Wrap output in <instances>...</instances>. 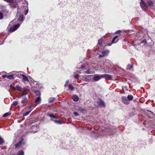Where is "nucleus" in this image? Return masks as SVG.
Wrapping results in <instances>:
<instances>
[{
  "label": "nucleus",
  "instance_id": "f257e3e1",
  "mask_svg": "<svg viewBox=\"0 0 155 155\" xmlns=\"http://www.w3.org/2000/svg\"><path fill=\"white\" fill-rule=\"evenodd\" d=\"M141 2H140V5L141 7V8L144 11H145L146 10L143 8V7L142 6V5H143L144 6L146 7H152L153 6L154 3L153 1L152 0H149L147 2V3H146L144 2L143 0H140Z\"/></svg>",
  "mask_w": 155,
  "mask_h": 155
},
{
  "label": "nucleus",
  "instance_id": "f03ea898",
  "mask_svg": "<svg viewBox=\"0 0 155 155\" xmlns=\"http://www.w3.org/2000/svg\"><path fill=\"white\" fill-rule=\"evenodd\" d=\"M14 91L17 90L18 91H21L22 93V95L23 96L27 94L28 91V90L26 88H23L21 89V88H11Z\"/></svg>",
  "mask_w": 155,
  "mask_h": 155
},
{
  "label": "nucleus",
  "instance_id": "7ed1b4c3",
  "mask_svg": "<svg viewBox=\"0 0 155 155\" xmlns=\"http://www.w3.org/2000/svg\"><path fill=\"white\" fill-rule=\"evenodd\" d=\"M20 25V24L18 23L17 25L11 26L10 27L8 31L11 32L15 31L19 27Z\"/></svg>",
  "mask_w": 155,
  "mask_h": 155
},
{
  "label": "nucleus",
  "instance_id": "20e7f679",
  "mask_svg": "<svg viewBox=\"0 0 155 155\" xmlns=\"http://www.w3.org/2000/svg\"><path fill=\"white\" fill-rule=\"evenodd\" d=\"M102 78V75L95 74L93 76L92 80L94 81H97Z\"/></svg>",
  "mask_w": 155,
  "mask_h": 155
},
{
  "label": "nucleus",
  "instance_id": "39448f33",
  "mask_svg": "<svg viewBox=\"0 0 155 155\" xmlns=\"http://www.w3.org/2000/svg\"><path fill=\"white\" fill-rule=\"evenodd\" d=\"M98 105L101 107H105V104L103 100L101 98L98 99V101L97 102Z\"/></svg>",
  "mask_w": 155,
  "mask_h": 155
},
{
  "label": "nucleus",
  "instance_id": "423d86ee",
  "mask_svg": "<svg viewBox=\"0 0 155 155\" xmlns=\"http://www.w3.org/2000/svg\"><path fill=\"white\" fill-rule=\"evenodd\" d=\"M121 99L122 102L125 104L128 105L130 103L129 101L128 100L127 98L125 96L122 97Z\"/></svg>",
  "mask_w": 155,
  "mask_h": 155
},
{
  "label": "nucleus",
  "instance_id": "0eeeda50",
  "mask_svg": "<svg viewBox=\"0 0 155 155\" xmlns=\"http://www.w3.org/2000/svg\"><path fill=\"white\" fill-rule=\"evenodd\" d=\"M109 53V50H107L104 51H103L101 52V54L99 55V56L100 57H105L108 55V54Z\"/></svg>",
  "mask_w": 155,
  "mask_h": 155
},
{
  "label": "nucleus",
  "instance_id": "6e6552de",
  "mask_svg": "<svg viewBox=\"0 0 155 155\" xmlns=\"http://www.w3.org/2000/svg\"><path fill=\"white\" fill-rule=\"evenodd\" d=\"M23 139H22L21 140L19 141L15 145V149H18L20 147L23 142Z\"/></svg>",
  "mask_w": 155,
  "mask_h": 155
},
{
  "label": "nucleus",
  "instance_id": "1a4fd4ad",
  "mask_svg": "<svg viewBox=\"0 0 155 155\" xmlns=\"http://www.w3.org/2000/svg\"><path fill=\"white\" fill-rule=\"evenodd\" d=\"M91 76L90 75L87 76L86 75H83L80 76V78L83 80L87 81L88 80L89 77Z\"/></svg>",
  "mask_w": 155,
  "mask_h": 155
},
{
  "label": "nucleus",
  "instance_id": "9d476101",
  "mask_svg": "<svg viewBox=\"0 0 155 155\" xmlns=\"http://www.w3.org/2000/svg\"><path fill=\"white\" fill-rule=\"evenodd\" d=\"M21 75L22 77V80L24 82H28L29 81L28 79L27 76L23 74H21Z\"/></svg>",
  "mask_w": 155,
  "mask_h": 155
},
{
  "label": "nucleus",
  "instance_id": "9b49d317",
  "mask_svg": "<svg viewBox=\"0 0 155 155\" xmlns=\"http://www.w3.org/2000/svg\"><path fill=\"white\" fill-rule=\"evenodd\" d=\"M102 78H107L109 79H111L113 76L112 75H110L107 74H104L102 75Z\"/></svg>",
  "mask_w": 155,
  "mask_h": 155
},
{
  "label": "nucleus",
  "instance_id": "f8f14e48",
  "mask_svg": "<svg viewBox=\"0 0 155 155\" xmlns=\"http://www.w3.org/2000/svg\"><path fill=\"white\" fill-rule=\"evenodd\" d=\"M118 41V36H115L113 39L111 41L112 44H114L117 43Z\"/></svg>",
  "mask_w": 155,
  "mask_h": 155
},
{
  "label": "nucleus",
  "instance_id": "ddd939ff",
  "mask_svg": "<svg viewBox=\"0 0 155 155\" xmlns=\"http://www.w3.org/2000/svg\"><path fill=\"white\" fill-rule=\"evenodd\" d=\"M41 97H37L35 101V102L37 104H39L41 102Z\"/></svg>",
  "mask_w": 155,
  "mask_h": 155
},
{
  "label": "nucleus",
  "instance_id": "4468645a",
  "mask_svg": "<svg viewBox=\"0 0 155 155\" xmlns=\"http://www.w3.org/2000/svg\"><path fill=\"white\" fill-rule=\"evenodd\" d=\"M28 99L27 97H23L22 99L21 103L22 104H24L28 101Z\"/></svg>",
  "mask_w": 155,
  "mask_h": 155
},
{
  "label": "nucleus",
  "instance_id": "2eb2a0df",
  "mask_svg": "<svg viewBox=\"0 0 155 155\" xmlns=\"http://www.w3.org/2000/svg\"><path fill=\"white\" fill-rule=\"evenodd\" d=\"M98 44L100 46H101L102 48H103V46L104 44V42L102 39H100L98 40Z\"/></svg>",
  "mask_w": 155,
  "mask_h": 155
},
{
  "label": "nucleus",
  "instance_id": "dca6fc26",
  "mask_svg": "<svg viewBox=\"0 0 155 155\" xmlns=\"http://www.w3.org/2000/svg\"><path fill=\"white\" fill-rule=\"evenodd\" d=\"M24 20V16L23 15H20L18 18V21L21 22V23Z\"/></svg>",
  "mask_w": 155,
  "mask_h": 155
},
{
  "label": "nucleus",
  "instance_id": "f3484780",
  "mask_svg": "<svg viewBox=\"0 0 155 155\" xmlns=\"http://www.w3.org/2000/svg\"><path fill=\"white\" fill-rule=\"evenodd\" d=\"M72 98L73 100L75 102H77L79 100V98L76 95H73L72 97Z\"/></svg>",
  "mask_w": 155,
  "mask_h": 155
},
{
  "label": "nucleus",
  "instance_id": "a211bd4d",
  "mask_svg": "<svg viewBox=\"0 0 155 155\" xmlns=\"http://www.w3.org/2000/svg\"><path fill=\"white\" fill-rule=\"evenodd\" d=\"M47 116L50 117L51 118H54V119H58V117L55 116L54 115V114L53 113H51V114H48Z\"/></svg>",
  "mask_w": 155,
  "mask_h": 155
},
{
  "label": "nucleus",
  "instance_id": "6ab92c4d",
  "mask_svg": "<svg viewBox=\"0 0 155 155\" xmlns=\"http://www.w3.org/2000/svg\"><path fill=\"white\" fill-rule=\"evenodd\" d=\"M34 92L35 94L38 97H40L41 95V94L40 92L38 90H35Z\"/></svg>",
  "mask_w": 155,
  "mask_h": 155
},
{
  "label": "nucleus",
  "instance_id": "aec40b11",
  "mask_svg": "<svg viewBox=\"0 0 155 155\" xmlns=\"http://www.w3.org/2000/svg\"><path fill=\"white\" fill-rule=\"evenodd\" d=\"M24 152L22 150L19 151L17 153V155H24Z\"/></svg>",
  "mask_w": 155,
  "mask_h": 155
},
{
  "label": "nucleus",
  "instance_id": "412c9836",
  "mask_svg": "<svg viewBox=\"0 0 155 155\" xmlns=\"http://www.w3.org/2000/svg\"><path fill=\"white\" fill-rule=\"evenodd\" d=\"M127 98L128 99V100L130 102V101H131L133 99V96H132L131 95H129L127 96Z\"/></svg>",
  "mask_w": 155,
  "mask_h": 155
},
{
  "label": "nucleus",
  "instance_id": "4be33fe9",
  "mask_svg": "<svg viewBox=\"0 0 155 155\" xmlns=\"http://www.w3.org/2000/svg\"><path fill=\"white\" fill-rule=\"evenodd\" d=\"M133 67V65L132 64H128L127 66V67L126 69L127 70H130Z\"/></svg>",
  "mask_w": 155,
  "mask_h": 155
},
{
  "label": "nucleus",
  "instance_id": "5701e85b",
  "mask_svg": "<svg viewBox=\"0 0 155 155\" xmlns=\"http://www.w3.org/2000/svg\"><path fill=\"white\" fill-rule=\"evenodd\" d=\"M55 100L54 98L53 97H50L49 98L48 102L49 103H51L53 102Z\"/></svg>",
  "mask_w": 155,
  "mask_h": 155
},
{
  "label": "nucleus",
  "instance_id": "b1692460",
  "mask_svg": "<svg viewBox=\"0 0 155 155\" xmlns=\"http://www.w3.org/2000/svg\"><path fill=\"white\" fill-rule=\"evenodd\" d=\"M33 84L35 85L34 87H37L39 86V83L37 81H34L33 82Z\"/></svg>",
  "mask_w": 155,
  "mask_h": 155
},
{
  "label": "nucleus",
  "instance_id": "393cba45",
  "mask_svg": "<svg viewBox=\"0 0 155 155\" xmlns=\"http://www.w3.org/2000/svg\"><path fill=\"white\" fill-rule=\"evenodd\" d=\"M33 109V108H32V109L28 111H27V112H26L25 113L24 115H23V116H27L28 115L29 113L31 112V111Z\"/></svg>",
  "mask_w": 155,
  "mask_h": 155
},
{
  "label": "nucleus",
  "instance_id": "a878e982",
  "mask_svg": "<svg viewBox=\"0 0 155 155\" xmlns=\"http://www.w3.org/2000/svg\"><path fill=\"white\" fill-rule=\"evenodd\" d=\"M7 78L8 79H14L13 78V74H10L7 77Z\"/></svg>",
  "mask_w": 155,
  "mask_h": 155
},
{
  "label": "nucleus",
  "instance_id": "bb28decb",
  "mask_svg": "<svg viewBox=\"0 0 155 155\" xmlns=\"http://www.w3.org/2000/svg\"><path fill=\"white\" fill-rule=\"evenodd\" d=\"M54 121L56 123L58 124H61L62 123V122L61 120H54Z\"/></svg>",
  "mask_w": 155,
  "mask_h": 155
},
{
  "label": "nucleus",
  "instance_id": "cd10ccee",
  "mask_svg": "<svg viewBox=\"0 0 155 155\" xmlns=\"http://www.w3.org/2000/svg\"><path fill=\"white\" fill-rule=\"evenodd\" d=\"M11 113L10 112H7L4 114L3 115L2 117H5L8 116H9L11 115Z\"/></svg>",
  "mask_w": 155,
  "mask_h": 155
},
{
  "label": "nucleus",
  "instance_id": "c85d7f7f",
  "mask_svg": "<svg viewBox=\"0 0 155 155\" xmlns=\"http://www.w3.org/2000/svg\"><path fill=\"white\" fill-rule=\"evenodd\" d=\"M4 141L2 138L0 136V145H2L4 143Z\"/></svg>",
  "mask_w": 155,
  "mask_h": 155
},
{
  "label": "nucleus",
  "instance_id": "c756f323",
  "mask_svg": "<svg viewBox=\"0 0 155 155\" xmlns=\"http://www.w3.org/2000/svg\"><path fill=\"white\" fill-rule=\"evenodd\" d=\"M84 73L87 74H91L92 73L90 71L89 69H88L86 71H84Z\"/></svg>",
  "mask_w": 155,
  "mask_h": 155
},
{
  "label": "nucleus",
  "instance_id": "7c9ffc66",
  "mask_svg": "<svg viewBox=\"0 0 155 155\" xmlns=\"http://www.w3.org/2000/svg\"><path fill=\"white\" fill-rule=\"evenodd\" d=\"M27 9L25 12V15H27V14H28V2H27Z\"/></svg>",
  "mask_w": 155,
  "mask_h": 155
},
{
  "label": "nucleus",
  "instance_id": "2f4dec72",
  "mask_svg": "<svg viewBox=\"0 0 155 155\" xmlns=\"http://www.w3.org/2000/svg\"><path fill=\"white\" fill-rule=\"evenodd\" d=\"M74 77L76 79H78L79 78H80V76L78 74H76V75H75Z\"/></svg>",
  "mask_w": 155,
  "mask_h": 155
},
{
  "label": "nucleus",
  "instance_id": "473e14b6",
  "mask_svg": "<svg viewBox=\"0 0 155 155\" xmlns=\"http://www.w3.org/2000/svg\"><path fill=\"white\" fill-rule=\"evenodd\" d=\"M3 17V13L0 11V20L2 19Z\"/></svg>",
  "mask_w": 155,
  "mask_h": 155
},
{
  "label": "nucleus",
  "instance_id": "72a5a7b5",
  "mask_svg": "<svg viewBox=\"0 0 155 155\" xmlns=\"http://www.w3.org/2000/svg\"><path fill=\"white\" fill-rule=\"evenodd\" d=\"M69 80H68L66 81V82L64 85V87H66L67 86V85H68V84L69 83Z\"/></svg>",
  "mask_w": 155,
  "mask_h": 155
},
{
  "label": "nucleus",
  "instance_id": "f704fd0d",
  "mask_svg": "<svg viewBox=\"0 0 155 155\" xmlns=\"http://www.w3.org/2000/svg\"><path fill=\"white\" fill-rule=\"evenodd\" d=\"M13 104L14 106L17 105L18 104V101H15L13 102Z\"/></svg>",
  "mask_w": 155,
  "mask_h": 155
},
{
  "label": "nucleus",
  "instance_id": "c9c22d12",
  "mask_svg": "<svg viewBox=\"0 0 155 155\" xmlns=\"http://www.w3.org/2000/svg\"><path fill=\"white\" fill-rule=\"evenodd\" d=\"M79 110L82 112H84L85 110V109L82 107H80L79 109Z\"/></svg>",
  "mask_w": 155,
  "mask_h": 155
},
{
  "label": "nucleus",
  "instance_id": "e433bc0d",
  "mask_svg": "<svg viewBox=\"0 0 155 155\" xmlns=\"http://www.w3.org/2000/svg\"><path fill=\"white\" fill-rule=\"evenodd\" d=\"M141 43H144L145 44H147V42L146 40L145 39H144L142 41H141Z\"/></svg>",
  "mask_w": 155,
  "mask_h": 155
},
{
  "label": "nucleus",
  "instance_id": "4c0bfd02",
  "mask_svg": "<svg viewBox=\"0 0 155 155\" xmlns=\"http://www.w3.org/2000/svg\"><path fill=\"white\" fill-rule=\"evenodd\" d=\"M5 7V6L0 5V8H1L2 9H3Z\"/></svg>",
  "mask_w": 155,
  "mask_h": 155
},
{
  "label": "nucleus",
  "instance_id": "58836bf2",
  "mask_svg": "<svg viewBox=\"0 0 155 155\" xmlns=\"http://www.w3.org/2000/svg\"><path fill=\"white\" fill-rule=\"evenodd\" d=\"M74 114L75 116H78L79 115V114L78 112H74Z\"/></svg>",
  "mask_w": 155,
  "mask_h": 155
},
{
  "label": "nucleus",
  "instance_id": "ea45409f",
  "mask_svg": "<svg viewBox=\"0 0 155 155\" xmlns=\"http://www.w3.org/2000/svg\"><path fill=\"white\" fill-rule=\"evenodd\" d=\"M85 66L84 65H82L81 67V68L83 70H84L86 69H85Z\"/></svg>",
  "mask_w": 155,
  "mask_h": 155
},
{
  "label": "nucleus",
  "instance_id": "a19ab883",
  "mask_svg": "<svg viewBox=\"0 0 155 155\" xmlns=\"http://www.w3.org/2000/svg\"><path fill=\"white\" fill-rule=\"evenodd\" d=\"M121 32V31L120 30H118V31H116L115 33H117L118 34H119Z\"/></svg>",
  "mask_w": 155,
  "mask_h": 155
},
{
  "label": "nucleus",
  "instance_id": "79ce46f5",
  "mask_svg": "<svg viewBox=\"0 0 155 155\" xmlns=\"http://www.w3.org/2000/svg\"><path fill=\"white\" fill-rule=\"evenodd\" d=\"M69 88V90L71 91H73L74 90V88Z\"/></svg>",
  "mask_w": 155,
  "mask_h": 155
},
{
  "label": "nucleus",
  "instance_id": "37998d69",
  "mask_svg": "<svg viewBox=\"0 0 155 155\" xmlns=\"http://www.w3.org/2000/svg\"><path fill=\"white\" fill-rule=\"evenodd\" d=\"M68 86V87H73V86L71 84H69Z\"/></svg>",
  "mask_w": 155,
  "mask_h": 155
},
{
  "label": "nucleus",
  "instance_id": "c03bdc74",
  "mask_svg": "<svg viewBox=\"0 0 155 155\" xmlns=\"http://www.w3.org/2000/svg\"><path fill=\"white\" fill-rule=\"evenodd\" d=\"M7 76L6 75H3L2 76L3 78H7Z\"/></svg>",
  "mask_w": 155,
  "mask_h": 155
},
{
  "label": "nucleus",
  "instance_id": "a18cd8bd",
  "mask_svg": "<svg viewBox=\"0 0 155 155\" xmlns=\"http://www.w3.org/2000/svg\"><path fill=\"white\" fill-rule=\"evenodd\" d=\"M31 105H30V106H29L28 107V108L29 109H30V108H31Z\"/></svg>",
  "mask_w": 155,
  "mask_h": 155
},
{
  "label": "nucleus",
  "instance_id": "49530a36",
  "mask_svg": "<svg viewBox=\"0 0 155 155\" xmlns=\"http://www.w3.org/2000/svg\"><path fill=\"white\" fill-rule=\"evenodd\" d=\"M10 87H14L12 85V84H11L10 85Z\"/></svg>",
  "mask_w": 155,
  "mask_h": 155
},
{
  "label": "nucleus",
  "instance_id": "de8ad7c7",
  "mask_svg": "<svg viewBox=\"0 0 155 155\" xmlns=\"http://www.w3.org/2000/svg\"><path fill=\"white\" fill-rule=\"evenodd\" d=\"M101 69H104V68H103V67H101Z\"/></svg>",
  "mask_w": 155,
  "mask_h": 155
},
{
  "label": "nucleus",
  "instance_id": "09e8293b",
  "mask_svg": "<svg viewBox=\"0 0 155 155\" xmlns=\"http://www.w3.org/2000/svg\"><path fill=\"white\" fill-rule=\"evenodd\" d=\"M148 111H149L150 112V113H151V114H153V113L152 112L150 111V110H148Z\"/></svg>",
  "mask_w": 155,
  "mask_h": 155
},
{
  "label": "nucleus",
  "instance_id": "8fccbe9b",
  "mask_svg": "<svg viewBox=\"0 0 155 155\" xmlns=\"http://www.w3.org/2000/svg\"><path fill=\"white\" fill-rule=\"evenodd\" d=\"M13 21H11V22H10V24L13 23Z\"/></svg>",
  "mask_w": 155,
  "mask_h": 155
},
{
  "label": "nucleus",
  "instance_id": "3c124183",
  "mask_svg": "<svg viewBox=\"0 0 155 155\" xmlns=\"http://www.w3.org/2000/svg\"><path fill=\"white\" fill-rule=\"evenodd\" d=\"M111 45V44H108V45H107L108 46H110Z\"/></svg>",
  "mask_w": 155,
  "mask_h": 155
},
{
  "label": "nucleus",
  "instance_id": "603ef678",
  "mask_svg": "<svg viewBox=\"0 0 155 155\" xmlns=\"http://www.w3.org/2000/svg\"><path fill=\"white\" fill-rule=\"evenodd\" d=\"M20 87L19 86H16V87Z\"/></svg>",
  "mask_w": 155,
  "mask_h": 155
},
{
  "label": "nucleus",
  "instance_id": "864d4df0",
  "mask_svg": "<svg viewBox=\"0 0 155 155\" xmlns=\"http://www.w3.org/2000/svg\"><path fill=\"white\" fill-rule=\"evenodd\" d=\"M13 155H15V154H14V155L13 154Z\"/></svg>",
  "mask_w": 155,
  "mask_h": 155
}]
</instances>
